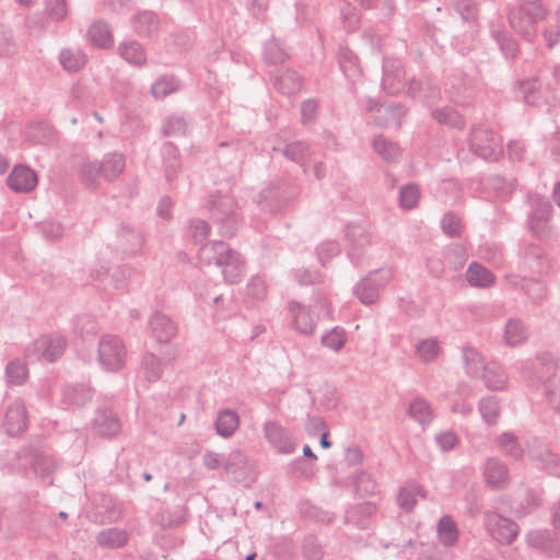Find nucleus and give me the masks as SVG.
Segmentation results:
<instances>
[{
  "label": "nucleus",
  "mask_w": 560,
  "mask_h": 560,
  "mask_svg": "<svg viewBox=\"0 0 560 560\" xmlns=\"http://www.w3.org/2000/svg\"><path fill=\"white\" fill-rule=\"evenodd\" d=\"M61 68L68 73L81 71L88 63L89 57L81 48H62L58 55Z\"/></svg>",
  "instance_id": "obj_25"
},
{
  "label": "nucleus",
  "mask_w": 560,
  "mask_h": 560,
  "mask_svg": "<svg viewBox=\"0 0 560 560\" xmlns=\"http://www.w3.org/2000/svg\"><path fill=\"white\" fill-rule=\"evenodd\" d=\"M466 279L470 287L489 288L494 283V275L483 265L472 261L466 271Z\"/></svg>",
  "instance_id": "obj_35"
},
{
  "label": "nucleus",
  "mask_w": 560,
  "mask_h": 560,
  "mask_svg": "<svg viewBox=\"0 0 560 560\" xmlns=\"http://www.w3.org/2000/svg\"><path fill=\"white\" fill-rule=\"evenodd\" d=\"M67 340L59 335L43 336L25 349V358L30 362L52 363L65 352Z\"/></svg>",
  "instance_id": "obj_4"
},
{
  "label": "nucleus",
  "mask_w": 560,
  "mask_h": 560,
  "mask_svg": "<svg viewBox=\"0 0 560 560\" xmlns=\"http://www.w3.org/2000/svg\"><path fill=\"white\" fill-rule=\"evenodd\" d=\"M518 1V7L510 12V24L520 35L532 40L537 35L538 22L546 19L548 10L541 0Z\"/></svg>",
  "instance_id": "obj_2"
},
{
  "label": "nucleus",
  "mask_w": 560,
  "mask_h": 560,
  "mask_svg": "<svg viewBox=\"0 0 560 560\" xmlns=\"http://www.w3.org/2000/svg\"><path fill=\"white\" fill-rule=\"evenodd\" d=\"M86 37L90 44L102 50H106L114 45V35L109 24L100 19L94 21L86 31Z\"/></svg>",
  "instance_id": "obj_21"
},
{
  "label": "nucleus",
  "mask_w": 560,
  "mask_h": 560,
  "mask_svg": "<svg viewBox=\"0 0 560 560\" xmlns=\"http://www.w3.org/2000/svg\"><path fill=\"white\" fill-rule=\"evenodd\" d=\"M240 425V417L236 411L232 409H222L219 411L214 427L218 435L222 438H230L234 434Z\"/></svg>",
  "instance_id": "obj_37"
},
{
  "label": "nucleus",
  "mask_w": 560,
  "mask_h": 560,
  "mask_svg": "<svg viewBox=\"0 0 560 560\" xmlns=\"http://www.w3.org/2000/svg\"><path fill=\"white\" fill-rule=\"evenodd\" d=\"M441 347L436 338L419 340L416 345V353L424 363L433 362L440 354Z\"/></svg>",
  "instance_id": "obj_52"
},
{
  "label": "nucleus",
  "mask_w": 560,
  "mask_h": 560,
  "mask_svg": "<svg viewBox=\"0 0 560 560\" xmlns=\"http://www.w3.org/2000/svg\"><path fill=\"white\" fill-rule=\"evenodd\" d=\"M36 173L25 165H16L13 167L7 178L8 186L16 192H30L37 185Z\"/></svg>",
  "instance_id": "obj_19"
},
{
  "label": "nucleus",
  "mask_w": 560,
  "mask_h": 560,
  "mask_svg": "<svg viewBox=\"0 0 560 560\" xmlns=\"http://www.w3.org/2000/svg\"><path fill=\"white\" fill-rule=\"evenodd\" d=\"M456 12L464 21L472 22L478 16V7L475 0H450Z\"/></svg>",
  "instance_id": "obj_62"
},
{
  "label": "nucleus",
  "mask_w": 560,
  "mask_h": 560,
  "mask_svg": "<svg viewBox=\"0 0 560 560\" xmlns=\"http://www.w3.org/2000/svg\"><path fill=\"white\" fill-rule=\"evenodd\" d=\"M520 89L523 93L524 101L528 105L541 106V90L537 86L536 81L522 82Z\"/></svg>",
  "instance_id": "obj_64"
},
{
  "label": "nucleus",
  "mask_w": 560,
  "mask_h": 560,
  "mask_svg": "<svg viewBox=\"0 0 560 560\" xmlns=\"http://www.w3.org/2000/svg\"><path fill=\"white\" fill-rule=\"evenodd\" d=\"M131 24L133 31L141 37H148L159 31L160 20L153 11H142L136 14Z\"/></svg>",
  "instance_id": "obj_32"
},
{
  "label": "nucleus",
  "mask_w": 560,
  "mask_h": 560,
  "mask_svg": "<svg viewBox=\"0 0 560 560\" xmlns=\"http://www.w3.org/2000/svg\"><path fill=\"white\" fill-rule=\"evenodd\" d=\"M483 520L487 530L499 542L510 545L515 540L518 526L512 520L490 511L485 512Z\"/></svg>",
  "instance_id": "obj_10"
},
{
  "label": "nucleus",
  "mask_w": 560,
  "mask_h": 560,
  "mask_svg": "<svg viewBox=\"0 0 560 560\" xmlns=\"http://www.w3.org/2000/svg\"><path fill=\"white\" fill-rule=\"evenodd\" d=\"M482 380L490 390L503 389L506 383L503 370L494 363L487 364V368L482 371Z\"/></svg>",
  "instance_id": "obj_48"
},
{
  "label": "nucleus",
  "mask_w": 560,
  "mask_h": 560,
  "mask_svg": "<svg viewBox=\"0 0 560 560\" xmlns=\"http://www.w3.org/2000/svg\"><path fill=\"white\" fill-rule=\"evenodd\" d=\"M93 389L85 383L66 385L62 389L63 402L70 407H82L92 399Z\"/></svg>",
  "instance_id": "obj_28"
},
{
  "label": "nucleus",
  "mask_w": 560,
  "mask_h": 560,
  "mask_svg": "<svg viewBox=\"0 0 560 560\" xmlns=\"http://www.w3.org/2000/svg\"><path fill=\"white\" fill-rule=\"evenodd\" d=\"M528 457L538 469L560 478V454L540 440H534L528 446Z\"/></svg>",
  "instance_id": "obj_7"
},
{
  "label": "nucleus",
  "mask_w": 560,
  "mask_h": 560,
  "mask_svg": "<svg viewBox=\"0 0 560 560\" xmlns=\"http://www.w3.org/2000/svg\"><path fill=\"white\" fill-rule=\"evenodd\" d=\"M152 336L160 343H168L178 332L177 324L166 314L154 312L149 320Z\"/></svg>",
  "instance_id": "obj_16"
},
{
  "label": "nucleus",
  "mask_w": 560,
  "mask_h": 560,
  "mask_svg": "<svg viewBox=\"0 0 560 560\" xmlns=\"http://www.w3.org/2000/svg\"><path fill=\"white\" fill-rule=\"evenodd\" d=\"M102 176L105 180H115L125 170V158L121 153L112 152L104 155L102 161Z\"/></svg>",
  "instance_id": "obj_39"
},
{
  "label": "nucleus",
  "mask_w": 560,
  "mask_h": 560,
  "mask_svg": "<svg viewBox=\"0 0 560 560\" xmlns=\"http://www.w3.org/2000/svg\"><path fill=\"white\" fill-rule=\"evenodd\" d=\"M441 228L443 233L448 237H460L464 230V223L456 213L446 212L442 218Z\"/></svg>",
  "instance_id": "obj_60"
},
{
  "label": "nucleus",
  "mask_w": 560,
  "mask_h": 560,
  "mask_svg": "<svg viewBox=\"0 0 560 560\" xmlns=\"http://www.w3.org/2000/svg\"><path fill=\"white\" fill-rule=\"evenodd\" d=\"M478 409L483 421L488 425H493L498 422L500 416V404L495 396H487L480 399Z\"/></svg>",
  "instance_id": "obj_49"
},
{
  "label": "nucleus",
  "mask_w": 560,
  "mask_h": 560,
  "mask_svg": "<svg viewBox=\"0 0 560 560\" xmlns=\"http://www.w3.org/2000/svg\"><path fill=\"white\" fill-rule=\"evenodd\" d=\"M373 148L387 162L395 161L400 154L397 143L387 140L383 136L374 138Z\"/></svg>",
  "instance_id": "obj_55"
},
{
  "label": "nucleus",
  "mask_w": 560,
  "mask_h": 560,
  "mask_svg": "<svg viewBox=\"0 0 560 560\" xmlns=\"http://www.w3.org/2000/svg\"><path fill=\"white\" fill-rule=\"evenodd\" d=\"M407 93L410 97L427 103H433L440 98L439 86L428 78L409 80Z\"/></svg>",
  "instance_id": "obj_22"
},
{
  "label": "nucleus",
  "mask_w": 560,
  "mask_h": 560,
  "mask_svg": "<svg viewBox=\"0 0 560 560\" xmlns=\"http://www.w3.org/2000/svg\"><path fill=\"white\" fill-rule=\"evenodd\" d=\"M117 247L128 256L139 254L145 243L143 233L127 223H121L117 230Z\"/></svg>",
  "instance_id": "obj_14"
},
{
  "label": "nucleus",
  "mask_w": 560,
  "mask_h": 560,
  "mask_svg": "<svg viewBox=\"0 0 560 560\" xmlns=\"http://www.w3.org/2000/svg\"><path fill=\"white\" fill-rule=\"evenodd\" d=\"M498 444L501 450L511 458L518 460L523 457L524 450L520 445L517 438L510 433L504 432L498 438Z\"/></svg>",
  "instance_id": "obj_54"
},
{
  "label": "nucleus",
  "mask_w": 560,
  "mask_h": 560,
  "mask_svg": "<svg viewBox=\"0 0 560 560\" xmlns=\"http://www.w3.org/2000/svg\"><path fill=\"white\" fill-rule=\"evenodd\" d=\"M439 541L445 547H453L457 544L459 532L452 516L443 515L436 525Z\"/></svg>",
  "instance_id": "obj_38"
},
{
  "label": "nucleus",
  "mask_w": 560,
  "mask_h": 560,
  "mask_svg": "<svg viewBox=\"0 0 560 560\" xmlns=\"http://www.w3.org/2000/svg\"><path fill=\"white\" fill-rule=\"evenodd\" d=\"M526 339L527 330L524 324L520 319L510 318L504 329L505 343L513 347L524 342Z\"/></svg>",
  "instance_id": "obj_47"
},
{
  "label": "nucleus",
  "mask_w": 560,
  "mask_h": 560,
  "mask_svg": "<svg viewBox=\"0 0 560 560\" xmlns=\"http://www.w3.org/2000/svg\"><path fill=\"white\" fill-rule=\"evenodd\" d=\"M420 198V189L417 184H407L399 189V206L405 210L415 209Z\"/></svg>",
  "instance_id": "obj_56"
},
{
  "label": "nucleus",
  "mask_w": 560,
  "mask_h": 560,
  "mask_svg": "<svg viewBox=\"0 0 560 560\" xmlns=\"http://www.w3.org/2000/svg\"><path fill=\"white\" fill-rule=\"evenodd\" d=\"M485 480L493 489H502L508 485V467L497 458H489L486 462Z\"/></svg>",
  "instance_id": "obj_26"
},
{
  "label": "nucleus",
  "mask_w": 560,
  "mask_h": 560,
  "mask_svg": "<svg viewBox=\"0 0 560 560\" xmlns=\"http://www.w3.org/2000/svg\"><path fill=\"white\" fill-rule=\"evenodd\" d=\"M392 278L393 271L389 268L373 270L353 287V294L362 304L371 305L378 300L381 289L385 288Z\"/></svg>",
  "instance_id": "obj_3"
},
{
  "label": "nucleus",
  "mask_w": 560,
  "mask_h": 560,
  "mask_svg": "<svg viewBox=\"0 0 560 560\" xmlns=\"http://www.w3.org/2000/svg\"><path fill=\"white\" fill-rule=\"evenodd\" d=\"M93 428L100 435L112 438L120 431L121 424L112 409L103 408L96 411Z\"/></svg>",
  "instance_id": "obj_23"
},
{
  "label": "nucleus",
  "mask_w": 560,
  "mask_h": 560,
  "mask_svg": "<svg viewBox=\"0 0 560 560\" xmlns=\"http://www.w3.org/2000/svg\"><path fill=\"white\" fill-rule=\"evenodd\" d=\"M431 117L439 125L447 126L451 129L463 131L466 127L464 117L452 106L444 105L433 108Z\"/></svg>",
  "instance_id": "obj_30"
},
{
  "label": "nucleus",
  "mask_w": 560,
  "mask_h": 560,
  "mask_svg": "<svg viewBox=\"0 0 560 560\" xmlns=\"http://www.w3.org/2000/svg\"><path fill=\"white\" fill-rule=\"evenodd\" d=\"M230 255L229 259L221 266L222 275L226 282L238 283L244 275L245 265L240 253L234 250Z\"/></svg>",
  "instance_id": "obj_42"
},
{
  "label": "nucleus",
  "mask_w": 560,
  "mask_h": 560,
  "mask_svg": "<svg viewBox=\"0 0 560 560\" xmlns=\"http://www.w3.org/2000/svg\"><path fill=\"white\" fill-rule=\"evenodd\" d=\"M368 110L375 112L374 125L381 128L395 127L400 129L402 118L407 113L406 107L400 103L378 104L369 100Z\"/></svg>",
  "instance_id": "obj_12"
},
{
  "label": "nucleus",
  "mask_w": 560,
  "mask_h": 560,
  "mask_svg": "<svg viewBox=\"0 0 560 560\" xmlns=\"http://www.w3.org/2000/svg\"><path fill=\"white\" fill-rule=\"evenodd\" d=\"M526 199L529 207L527 214L528 229L534 236H540L541 224L550 219L552 206L546 197L537 192H528Z\"/></svg>",
  "instance_id": "obj_8"
},
{
  "label": "nucleus",
  "mask_w": 560,
  "mask_h": 560,
  "mask_svg": "<svg viewBox=\"0 0 560 560\" xmlns=\"http://www.w3.org/2000/svg\"><path fill=\"white\" fill-rule=\"evenodd\" d=\"M96 541L105 548H121L128 542V533L117 527L103 529L97 534Z\"/></svg>",
  "instance_id": "obj_41"
},
{
  "label": "nucleus",
  "mask_w": 560,
  "mask_h": 560,
  "mask_svg": "<svg viewBox=\"0 0 560 560\" xmlns=\"http://www.w3.org/2000/svg\"><path fill=\"white\" fill-rule=\"evenodd\" d=\"M126 348L122 340L113 335L101 338L98 342V360L101 365L110 372H116L125 365Z\"/></svg>",
  "instance_id": "obj_6"
},
{
  "label": "nucleus",
  "mask_w": 560,
  "mask_h": 560,
  "mask_svg": "<svg viewBox=\"0 0 560 560\" xmlns=\"http://www.w3.org/2000/svg\"><path fill=\"white\" fill-rule=\"evenodd\" d=\"M272 151H280L287 160L303 167H306L311 158L310 145L304 141H292L285 143L282 148L273 145ZM304 172H306V168H304Z\"/></svg>",
  "instance_id": "obj_27"
},
{
  "label": "nucleus",
  "mask_w": 560,
  "mask_h": 560,
  "mask_svg": "<svg viewBox=\"0 0 560 560\" xmlns=\"http://www.w3.org/2000/svg\"><path fill=\"white\" fill-rule=\"evenodd\" d=\"M141 368L144 377L149 382H158L163 374L164 363L156 354L147 352L143 354L141 360Z\"/></svg>",
  "instance_id": "obj_45"
},
{
  "label": "nucleus",
  "mask_w": 560,
  "mask_h": 560,
  "mask_svg": "<svg viewBox=\"0 0 560 560\" xmlns=\"http://www.w3.org/2000/svg\"><path fill=\"white\" fill-rule=\"evenodd\" d=\"M491 35L497 42L501 52L508 59L516 58L518 54V44L516 40L506 32L503 26L492 25Z\"/></svg>",
  "instance_id": "obj_40"
},
{
  "label": "nucleus",
  "mask_w": 560,
  "mask_h": 560,
  "mask_svg": "<svg viewBox=\"0 0 560 560\" xmlns=\"http://www.w3.org/2000/svg\"><path fill=\"white\" fill-rule=\"evenodd\" d=\"M119 56L128 63L141 67L147 62V54L141 44L136 40H125L118 45Z\"/></svg>",
  "instance_id": "obj_36"
},
{
  "label": "nucleus",
  "mask_w": 560,
  "mask_h": 560,
  "mask_svg": "<svg viewBox=\"0 0 560 560\" xmlns=\"http://www.w3.org/2000/svg\"><path fill=\"white\" fill-rule=\"evenodd\" d=\"M416 495L425 498V491L418 483L406 485L399 489L397 503L402 510L410 512L417 504Z\"/></svg>",
  "instance_id": "obj_44"
},
{
  "label": "nucleus",
  "mask_w": 560,
  "mask_h": 560,
  "mask_svg": "<svg viewBox=\"0 0 560 560\" xmlns=\"http://www.w3.org/2000/svg\"><path fill=\"white\" fill-rule=\"evenodd\" d=\"M346 240L349 246L348 255L358 265L360 252L371 245V234L364 226L350 223L346 228Z\"/></svg>",
  "instance_id": "obj_17"
},
{
  "label": "nucleus",
  "mask_w": 560,
  "mask_h": 560,
  "mask_svg": "<svg viewBox=\"0 0 560 560\" xmlns=\"http://www.w3.org/2000/svg\"><path fill=\"white\" fill-rule=\"evenodd\" d=\"M3 428L9 436H18L27 428V411L24 402L14 400L7 409Z\"/></svg>",
  "instance_id": "obj_15"
},
{
  "label": "nucleus",
  "mask_w": 560,
  "mask_h": 560,
  "mask_svg": "<svg viewBox=\"0 0 560 560\" xmlns=\"http://www.w3.org/2000/svg\"><path fill=\"white\" fill-rule=\"evenodd\" d=\"M338 62L340 70L347 78L354 80L361 75V69L358 66V58L348 47H339Z\"/></svg>",
  "instance_id": "obj_43"
},
{
  "label": "nucleus",
  "mask_w": 560,
  "mask_h": 560,
  "mask_svg": "<svg viewBox=\"0 0 560 560\" xmlns=\"http://www.w3.org/2000/svg\"><path fill=\"white\" fill-rule=\"evenodd\" d=\"M347 337L343 328L336 326L332 329L326 331L322 338L320 343L335 352H339L346 345Z\"/></svg>",
  "instance_id": "obj_53"
},
{
  "label": "nucleus",
  "mask_w": 560,
  "mask_h": 560,
  "mask_svg": "<svg viewBox=\"0 0 560 560\" xmlns=\"http://www.w3.org/2000/svg\"><path fill=\"white\" fill-rule=\"evenodd\" d=\"M551 268L546 249L538 243L524 242L518 255V269L533 275H544Z\"/></svg>",
  "instance_id": "obj_5"
},
{
  "label": "nucleus",
  "mask_w": 560,
  "mask_h": 560,
  "mask_svg": "<svg viewBox=\"0 0 560 560\" xmlns=\"http://www.w3.org/2000/svg\"><path fill=\"white\" fill-rule=\"evenodd\" d=\"M264 433L267 441L279 453L292 454L295 451L296 443L289 430L276 421H267L264 424Z\"/></svg>",
  "instance_id": "obj_13"
},
{
  "label": "nucleus",
  "mask_w": 560,
  "mask_h": 560,
  "mask_svg": "<svg viewBox=\"0 0 560 560\" xmlns=\"http://www.w3.org/2000/svg\"><path fill=\"white\" fill-rule=\"evenodd\" d=\"M303 81L300 74L291 69H285L277 74L273 79L275 89L284 94L291 95L302 89Z\"/></svg>",
  "instance_id": "obj_33"
},
{
  "label": "nucleus",
  "mask_w": 560,
  "mask_h": 560,
  "mask_svg": "<svg viewBox=\"0 0 560 560\" xmlns=\"http://www.w3.org/2000/svg\"><path fill=\"white\" fill-rule=\"evenodd\" d=\"M5 375L11 385H22L28 375L26 365L20 360H12L7 364Z\"/></svg>",
  "instance_id": "obj_58"
},
{
  "label": "nucleus",
  "mask_w": 560,
  "mask_h": 560,
  "mask_svg": "<svg viewBox=\"0 0 560 560\" xmlns=\"http://www.w3.org/2000/svg\"><path fill=\"white\" fill-rule=\"evenodd\" d=\"M187 511L186 505L164 506L156 513L155 521L162 528L177 527L187 521Z\"/></svg>",
  "instance_id": "obj_31"
},
{
  "label": "nucleus",
  "mask_w": 560,
  "mask_h": 560,
  "mask_svg": "<svg viewBox=\"0 0 560 560\" xmlns=\"http://www.w3.org/2000/svg\"><path fill=\"white\" fill-rule=\"evenodd\" d=\"M353 487L357 494L361 497L374 494L377 491V485L370 474L360 471L354 480Z\"/></svg>",
  "instance_id": "obj_61"
},
{
  "label": "nucleus",
  "mask_w": 560,
  "mask_h": 560,
  "mask_svg": "<svg viewBox=\"0 0 560 560\" xmlns=\"http://www.w3.org/2000/svg\"><path fill=\"white\" fill-rule=\"evenodd\" d=\"M526 542L536 549L542 550L550 558L560 557V541L548 529H534L526 535Z\"/></svg>",
  "instance_id": "obj_18"
},
{
  "label": "nucleus",
  "mask_w": 560,
  "mask_h": 560,
  "mask_svg": "<svg viewBox=\"0 0 560 560\" xmlns=\"http://www.w3.org/2000/svg\"><path fill=\"white\" fill-rule=\"evenodd\" d=\"M408 415L422 425L429 424L433 419L429 402L422 398H415L410 402Z\"/></svg>",
  "instance_id": "obj_51"
},
{
  "label": "nucleus",
  "mask_w": 560,
  "mask_h": 560,
  "mask_svg": "<svg viewBox=\"0 0 560 560\" xmlns=\"http://www.w3.org/2000/svg\"><path fill=\"white\" fill-rule=\"evenodd\" d=\"M538 365L541 368L539 378L547 381L555 375L558 368V359L548 352H541L536 357Z\"/></svg>",
  "instance_id": "obj_63"
},
{
  "label": "nucleus",
  "mask_w": 560,
  "mask_h": 560,
  "mask_svg": "<svg viewBox=\"0 0 560 560\" xmlns=\"http://www.w3.org/2000/svg\"><path fill=\"white\" fill-rule=\"evenodd\" d=\"M289 59V54L276 38H270L264 45V61L267 65L276 66Z\"/></svg>",
  "instance_id": "obj_46"
},
{
  "label": "nucleus",
  "mask_w": 560,
  "mask_h": 560,
  "mask_svg": "<svg viewBox=\"0 0 560 560\" xmlns=\"http://www.w3.org/2000/svg\"><path fill=\"white\" fill-rule=\"evenodd\" d=\"M463 360L466 373L470 376H478L485 368H487L481 354L471 347H465L463 349Z\"/></svg>",
  "instance_id": "obj_50"
},
{
  "label": "nucleus",
  "mask_w": 560,
  "mask_h": 560,
  "mask_svg": "<svg viewBox=\"0 0 560 560\" xmlns=\"http://www.w3.org/2000/svg\"><path fill=\"white\" fill-rule=\"evenodd\" d=\"M78 174L82 184L89 188H96L102 176V165L97 160L83 159L78 164Z\"/></svg>",
  "instance_id": "obj_34"
},
{
  "label": "nucleus",
  "mask_w": 560,
  "mask_h": 560,
  "mask_svg": "<svg viewBox=\"0 0 560 560\" xmlns=\"http://www.w3.org/2000/svg\"><path fill=\"white\" fill-rule=\"evenodd\" d=\"M445 92L454 104L466 106L472 97V80L465 72L456 69L447 77Z\"/></svg>",
  "instance_id": "obj_11"
},
{
  "label": "nucleus",
  "mask_w": 560,
  "mask_h": 560,
  "mask_svg": "<svg viewBox=\"0 0 560 560\" xmlns=\"http://www.w3.org/2000/svg\"><path fill=\"white\" fill-rule=\"evenodd\" d=\"M289 310L292 316V325L295 330L303 335H313L315 330V322L310 310L296 301L289 303Z\"/></svg>",
  "instance_id": "obj_24"
},
{
  "label": "nucleus",
  "mask_w": 560,
  "mask_h": 560,
  "mask_svg": "<svg viewBox=\"0 0 560 560\" xmlns=\"http://www.w3.org/2000/svg\"><path fill=\"white\" fill-rule=\"evenodd\" d=\"M178 90V81L174 77L163 75L158 79L151 88V93L155 98H164Z\"/></svg>",
  "instance_id": "obj_59"
},
{
  "label": "nucleus",
  "mask_w": 560,
  "mask_h": 560,
  "mask_svg": "<svg viewBox=\"0 0 560 560\" xmlns=\"http://www.w3.org/2000/svg\"><path fill=\"white\" fill-rule=\"evenodd\" d=\"M522 291L530 299L533 303H540L547 298L548 293L547 285L536 278L526 280L522 285Z\"/></svg>",
  "instance_id": "obj_57"
},
{
  "label": "nucleus",
  "mask_w": 560,
  "mask_h": 560,
  "mask_svg": "<svg viewBox=\"0 0 560 560\" xmlns=\"http://www.w3.org/2000/svg\"><path fill=\"white\" fill-rule=\"evenodd\" d=\"M162 159L165 168V177L168 184H172L178 172L182 170L180 153L178 148L171 141L162 147Z\"/></svg>",
  "instance_id": "obj_29"
},
{
  "label": "nucleus",
  "mask_w": 560,
  "mask_h": 560,
  "mask_svg": "<svg viewBox=\"0 0 560 560\" xmlns=\"http://www.w3.org/2000/svg\"><path fill=\"white\" fill-rule=\"evenodd\" d=\"M469 143L471 150L485 160L497 159L501 153L494 132L485 126L471 129Z\"/></svg>",
  "instance_id": "obj_9"
},
{
  "label": "nucleus",
  "mask_w": 560,
  "mask_h": 560,
  "mask_svg": "<svg viewBox=\"0 0 560 560\" xmlns=\"http://www.w3.org/2000/svg\"><path fill=\"white\" fill-rule=\"evenodd\" d=\"M207 209L210 219L219 226L222 237H233L241 225L242 215L235 198L220 190L209 195Z\"/></svg>",
  "instance_id": "obj_1"
},
{
  "label": "nucleus",
  "mask_w": 560,
  "mask_h": 560,
  "mask_svg": "<svg viewBox=\"0 0 560 560\" xmlns=\"http://www.w3.org/2000/svg\"><path fill=\"white\" fill-rule=\"evenodd\" d=\"M234 249L222 241H212L205 243L199 250V258L205 265H214L221 267L231 256Z\"/></svg>",
  "instance_id": "obj_20"
}]
</instances>
